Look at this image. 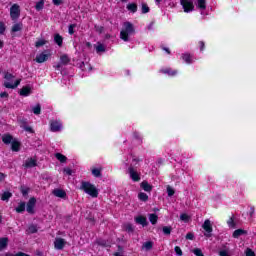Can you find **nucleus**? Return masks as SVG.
I'll list each match as a JSON object with an SVG mask.
<instances>
[{
  "instance_id": "nucleus-32",
  "label": "nucleus",
  "mask_w": 256,
  "mask_h": 256,
  "mask_svg": "<svg viewBox=\"0 0 256 256\" xmlns=\"http://www.w3.org/2000/svg\"><path fill=\"white\" fill-rule=\"evenodd\" d=\"M32 112L34 113V115H41V105L36 104L35 106H33Z\"/></svg>"
},
{
  "instance_id": "nucleus-5",
  "label": "nucleus",
  "mask_w": 256,
  "mask_h": 256,
  "mask_svg": "<svg viewBox=\"0 0 256 256\" xmlns=\"http://www.w3.org/2000/svg\"><path fill=\"white\" fill-rule=\"evenodd\" d=\"M50 131L52 133H59L63 131V122L61 120H51L50 121Z\"/></svg>"
},
{
  "instance_id": "nucleus-54",
  "label": "nucleus",
  "mask_w": 256,
  "mask_h": 256,
  "mask_svg": "<svg viewBox=\"0 0 256 256\" xmlns=\"http://www.w3.org/2000/svg\"><path fill=\"white\" fill-rule=\"evenodd\" d=\"M5 33V24L3 22H0V35Z\"/></svg>"
},
{
  "instance_id": "nucleus-48",
  "label": "nucleus",
  "mask_w": 256,
  "mask_h": 256,
  "mask_svg": "<svg viewBox=\"0 0 256 256\" xmlns=\"http://www.w3.org/2000/svg\"><path fill=\"white\" fill-rule=\"evenodd\" d=\"M63 172L65 175H73V170H71L69 167L64 168Z\"/></svg>"
},
{
  "instance_id": "nucleus-44",
  "label": "nucleus",
  "mask_w": 256,
  "mask_h": 256,
  "mask_svg": "<svg viewBox=\"0 0 256 256\" xmlns=\"http://www.w3.org/2000/svg\"><path fill=\"white\" fill-rule=\"evenodd\" d=\"M75 27H77V25H75V24H71V25L69 26V28H68V33H69L70 35H73V34L75 33V31H74Z\"/></svg>"
},
{
  "instance_id": "nucleus-40",
  "label": "nucleus",
  "mask_w": 256,
  "mask_h": 256,
  "mask_svg": "<svg viewBox=\"0 0 256 256\" xmlns=\"http://www.w3.org/2000/svg\"><path fill=\"white\" fill-rule=\"evenodd\" d=\"M26 231H27V233H28L29 235H31V234H33V233H37V226H35V225H30Z\"/></svg>"
},
{
  "instance_id": "nucleus-50",
  "label": "nucleus",
  "mask_w": 256,
  "mask_h": 256,
  "mask_svg": "<svg viewBox=\"0 0 256 256\" xmlns=\"http://www.w3.org/2000/svg\"><path fill=\"white\" fill-rule=\"evenodd\" d=\"M21 193H22V195H24V197H25V195H28V194H29V188L22 186V187H21Z\"/></svg>"
},
{
  "instance_id": "nucleus-22",
  "label": "nucleus",
  "mask_w": 256,
  "mask_h": 256,
  "mask_svg": "<svg viewBox=\"0 0 256 256\" xmlns=\"http://www.w3.org/2000/svg\"><path fill=\"white\" fill-rule=\"evenodd\" d=\"M141 189H143V191H146L147 193H151V191L153 190V186H151V184H149V182L147 181H143L140 184Z\"/></svg>"
},
{
  "instance_id": "nucleus-42",
  "label": "nucleus",
  "mask_w": 256,
  "mask_h": 256,
  "mask_svg": "<svg viewBox=\"0 0 256 256\" xmlns=\"http://www.w3.org/2000/svg\"><path fill=\"white\" fill-rule=\"evenodd\" d=\"M124 229L125 231H127L128 233H133L134 229H133V225L132 224H125L124 225Z\"/></svg>"
},
{
  "instance_id": "nucleus-59",
  "label": "nucleus",
  "mask_w": 256,
  "mask_h": 256,
  "mask_svg": "<svg viewBox=\"0 0 256 256\" xmlns=\"http://www.w3.org/2000/svg\"><path fill=\"white\" fill-rule=\"evenodd\" d=\"M0 97L2 98L9 97V94L7 92H2L0 93Z\"/></svg>"
},
{
  "instance_id": "nucleus-29",
  "label": "nucleus",
  "mask_w": 256,
  "mask_h": 256,
  "mask_svg": "<svg viewBox=\"0 0 256 256\" xmlns=\"http://www.w3.org/2000/svg\"><path fill=\"white\" fill-rule=\"evenodd\" d=\"M142 249H144V251H151V249H153V242L151 241L145 242L142 245Z\"/></svg>"
},
{
  "instance_id": "nucleus-12",
  "label": "nucleus",
  "mask_w": 256,
  "mask_h": 256,
  "mask_svg": "<svg viewBox=\"0 0 256 256\" xmlns=\"http://www.w3.org/2000/svg\"><path fill=\"white\" fill-rule=\"evenodd\" d=\"M181 59L186 63L187 65H191V63H195V58H193V55L189 53H183L181 55Z\"/></svg>"
},
{
  "instance_id": "nucleus-33",
  "label": "nucleus",
  "mask_w": 256,
  "mask_h": 256,
  "mask_svg": "<svg viewBox=\"0 0 256 256\" xmlns=\"http://www.w3.org/2000/svg\"><path fill=\"white\" fill-rule=\"evenodd\" d=\"M21 29H23V24L21 23H16L13 25L12 27V32L13 33H17V31H21Z\"/></svg>"
},
{
  "instance_id": "nucleus-21",
  "label": "nucleus",
  "mask_w": 256,
  "mask_h": 256,
  "mask_svg": "<svg viewBox=\"0 0 256 256\" xmlns=\"http://www.w3.org/2000/svg\"><path fill=\"white\" fill-rule=\"evenodd\" d=\"M94 47H95L96 53H98V55H101V53H105V51H106L105 44H102L101 42H98Z\"/></svg>"
},
{
  "instance_id": "nucleus-63",
  "label": "nucleus",
  "mask_w": 256,
  "mask_h": 256,
  "mask_svg": "<svg viewBox=\"0 0 256 256\" xmlns=\"http://www.w3.org/2000/svg\"><path fill=\"white\" fill-rule=\"evenodd\" d=\"M3 47V41L0 40V49Z\"/></svg>"
},
{
  "instance_id": "nucleus-11",
  "label": "nucleus",
  "mask_w": 256,
  "mask_h": 256,
  "mask_svg": "<svg viewBox=\"0 0 256 256\" xmlns=\"http://www.w3.org/2000/svg\"><path fill=\"white\" fill-rule=\"evenodd\" d=\"M31 93H33V86L31 85L23 86L19 91V95H21V97H29Z\"/></svg>"
},
{
  "instance_id": "nucleus-38",
  "label": "nucleus",
  "mask_w": 256,
  "mask_h": 256,
  "mask_svg": "<svg viewBox=\"0 0 256 256\" xmlns=\"http://www.w3.org/2000/svg\"><path fill=\"white\" fill-rule=\"evenodd\" d=\"M128 11H131V13H136L137 12V4H128L127 5Z\"/></svg>"
},
{
  "instance_id": "nucleus-30",
  "label": "nucleus",
  "mask_w": 256,
  "mask_h": 256,
  "mask_svg": "<svg viewBox=\"0 0 256 256\" xmlns=\"http://www.w3.org/2000/svg\"><path fill=\"white\" fill-rule=\"evenodd\" d=\"M10 197H13V194L9 191H6V192L2 193L1 200L2 201H9Z\"/></svg>"
},
{
  "instance_id": "nucleus-57",
  "label": "nucleus",
  "mask_w": 256,
  "mask_h": 256,
  "mask_svg": "<svg viewBox=\"0 0 256 256\" xmlns=\"http://www.w3.org/2000/svg\"><path fill=\"white\" fill-rule=\"evenodd\" d=\"M52 3H54L55 5H61L63 3L62 0H52Z\"/></svg>"
},
{
  "instance_id": "nucleus-19",
  "label": "nucleus",
  "mask_w": 256,
  "mask_h": 256,
  "mask_svg": "<svg viewBox=\"0 0 256 256\" xmlns=\"http://www.w3.org/2000/svg\"><path fill=\"white\" fill-rule=\"evenodd\" d=\"M53 195H55V197H59L60 199H65V197H67L65 190L59 188L53 190Z\"/></svg>"
},
{
  "instance_id": "nucleus-34",
  "label": "nucleus",
  "mask_w": 256,
  "mask_h": 256,
  "mask_svg": "<svg viewBox=\"0 0 256 256\" xmlns=\"http://www.w3.org/2000/svg\"><path fill=\"white\" fill-rule=\"evenodd\" d=\"M241 235H245V230L238 229V230H235L234 233H233V237L235 239L241 237Z\"/></svg>"
},
{
  "instance_id": "nucleus-46",
  "label": "nucleus",
  "mask_w": 256,
  "mask_h": 256,
  "mask_svg": "<svg viewBox=\"0 0 256 256\" xmlns=\"http://www.w3.org/2000/svg\"><path fill=\"white\" fill-rule=\"evenodd\" d=\"M245 255H246V256H256V255H255V252H254L252 249H250V248H247V249L245 250Z\"/></svg>"
},
{
  "instance_id": "nucleus-36",
  "label": "nucleus",
  "mask_w": 256,
  "mask_h": 256,
  "mask_svg": "<svg viewBox=\"0 0 256 256\" xmlns=\"http://www.w3.org/2000/svg\"><path fill=\"white\" fill-rule=\"evenodd\" d=\"M138 199L140 200V201H148L149 200V196L146 194V193H144V192H140L139 194H138Z\"/></svg>"
},
{
  "instance_id": "nucleus-58",
  "label": "nucleus",
  "mask_w": 256,
  "mask_h": 256,
  "mask_svg": "<svg viewBox=\"0 0 256 256\" xmlns=\"http://www.w3.org/2000/svg\"><path fill=\"white\" fill-rule=\"evenodd\" d=\"M5 177H7V175L0 172V181H5Z\"/></svg>"
},
{
  "instance_id": "nucleus-13",
  "label": "nucleus",
  "mask_w": 256,
  "mask_h": 256,
  "mask_svg": "<svg viewBox=\"0 0 256 256\" xmlns=\"http://www.w3.org/2000/svg\"><path fill=\"white\" fill-rule=\"evenodd\" d=\"M160 73L168 75V77H175L179 72L171 68H162L160 69Z\"/></svg>"
},
{
  "instance_id": "nucleus-26",
  "label": "nucleus",
  "mask_w": 256,
  "mask_h": 256,
  "mask_svg": "<svg viewBox=\"0 0 256 256\" xmlns=\"http://www.w3.org/2000/svg\"><path fill=\"white\" fill-rule=\"evenodd\" d=\"M54 41L58 47H61L63 45V36H61L59 34H55Z\"/></svg>"
},
{
  "instance_id": "nucleus-18",
  "label": "nucleus",
  "mask_w": 256,
  "mask_h": 256,
  "mask_svg": "<svg viewBox=\"0 0 256 256\" xmlns=\"http://www.w3.org/2000/svg\"><path fill=\"white\" fill-rule=\"evenodd\" d=\"M70 61L71 59H69V56L66 54L62 55L60 57V64L56 65V69H61V65H67Z\"/></svg>"
},
{
  "instance_id": "nucleus-53",
  "label": "nucleus",
  "mask_w": 256,
  "mask_h": 256,
  "mask_svg": "<svg viewBox=\"0 0 256 256\" xmlns=\"http://www.w3.org/2000/svg\"><path fill=\"white\" fill-rule=\"evenodd\" d=\"M142 13H149V6L147 4H142Z\"/></svg>"
},
{
  "instance_id": "nucleus-6",
  "label": "nucleus",
  "mask_w": 256,
  "mask_h": 256,
  "mask_svg": "<svg viewBox=\"0 0 256 256\" xmlns=\"http://www.w3.org/2000/svg\"><path fill=\"white\" fill-rule=\"evenodd\" d=\"M128 175L134 183H138V181H141V173L137 171V168H134L133 166L128 167Z\"/></svg>"
},
{
  "instance_id": "nucleus-61",
  "label": "nucleus",
  "mask_w": 256,
  "mask_h": 256,
  "mask_svg": "<svg viewBox=\"0 0 256 256\" xmlns=\"http://www.w3.org/2000/svg\"><path fill=\"white\" fill-rule=\"evenodd\" d=\"M156 5H160L161 4V0H155Z\"/></svg>"
},
{
  "instance_id": "nucleus-51",
  "label": "nucleus",
  "mask_w": 256,
  "mask_h": 256,
  "mask_svg": "<svg viewBox=\"0 0 256 256\" xmlns=\"http://www.w3.org/2000/svg\"><path fill=\"white\" fill-rule=\"evenodd\" d=\"M198 47H199L200 51H205V42L199 41Z\"/></svg>"
},
{
  "instance_id": "nucleus-52",
  "label": "nucleus",
  "mask_w": 256,
  "mask_h": 256,
  "mask_svg": "<svg viewBox=\"0 0 256 256\" xmlns=\"http://www.w3.org/2000/svg\"><path fill=\"white\" fill-rule=\"evenodd\" d=\"M227 224H228V227H230V228L235 227V221L233 220V218H230V219L227 221Z\"/></svg>"
},
{
  "instance_id": "nucleus-8",
  "label": "nucleus",
  "mask_w": 256,
  "mask_h": 256,
  "mask_svg": "<svg viewBox=\"0 0 256 256\" xmlns=\"http://www.w3.org/2000/svg\"><path fill=\"white\" fill-rule=\"evenodd\" d=\"M202 229L205 231V237H211V234L213 233V224L211 223V220L206 219L202 225Z\"/></svg>"
},
{
  "instance_id": "nucleus-43",
  "label": "nucleus",
  "mask_w": 256,
  "mask_h": 256,
  "mask_svg": "<svg viewBox=\"0 0 256 256\" xmlns=\"http://www.w3.org/2000/svg\"><path fill=\"white\" fill-rule=\"evenodd\" d=\"M168 197H173L175 195V190L171 186H167Z\"/></svg>"
},
{
  "instance_id": "nucleus-2",
  "label": "nucleus",
  "mask_w": 256,
  "mask_h": 256,
  "mask_svg": "<svg viewBox=\"0 0 256 256\" xmlns=\"http://www.w3.org/2000/svg\"><path fill=\"white\" fill-rule=\"evenodd\" d=\"M81 191H84L86 195H89L92 198L99 197V189L97 186L92 184L91 182L83 181L80 186Z\"/></svg>"
},
{
  "instance_id": "nucleus-10",
  "label": "nucleus",
  "mask_w": 256,
  "mask_h": 256,
  "mask_svg": "<svg viewBox=\"0 0 256 256\" xmlns=\"http://www.w3.org/2000/svg\"><path fill=\"white\" fill-rule=\"evenodd\" d=\"M139 163H141V159L137 156L129 155L128 160L126 162V165H130L129 167H133L136 169V167H139Z\"/></svg>"
},
{
  "instance_id": "nucleus-45",
  "label": "nucleus",
  "mask_w": 256,
  "mask_h": 256,
  "mask_svg": "<svg viewBox=\"0 0 256 256\" xmlns=\"http://www.w3.org/2000/svg\"><path fill=\"white\" fill-rule=\"evenodd\" d=\"M21 127L22 129H24V131H27V133H34L33 128L31 126L24 125Z\"/></svg>"
},
{
  "instance_id": "nucleus-55",
  "label": "nucleus",
  "mask_w": 256,
  "mask_h": 256,
  "mask_svg": "<svg viewBox=\"0 0 256 256\" xmlns=\"http://www.w3.org/2000/svg\"><path fill=\"white\" fill-rule=\"evenodd\" d=\"M219 255L220 256H229V251H227V250H220L219 251Z\"/></svg>"
},
{
  "instance_id": "nucleus-4",
  "label": "nucleus",
  "mask_w": 256,
  "mask_h": 256,
  "mask_svg": "<svg viewBox=\"0 0 256 256\" xmlns=\"http://www.w3.org/2000/svg\"><path fill=\"white\" fill-rule=\"evenodd\" d=\"M180 5L184 9V13H191L195 11L193 0H180Z\"/></svg>"
},
{
  "instance_id": "nucleus-49",
  "label": "nucleus",
  "mask_w": 256,
  "mask_h": 256,
  "mask_svg": "<svg viewBox=\"0 0 256 256\" xmlns=\"http://www.w3.org/2000/svg\"><path fill=\"white\" fill-rule=\"evenodd\" d=\"M180 219H181V221H184L185 223H187L189 221V215L181 214Z\"/></svg>"
},
{
  "instance_id": "nucleus-16",
  "label": "nucleus",
  "mask_w": 256,
  "mask_h": 256,
  "mask_svg": "<svg viewBox=\"0 0 256 256\" xmlns=\"http://www.w3.org/2000/svg\"><path fill=\"white\" fill-rule=\"evenodd\" d=\"M35 203H37V200L35 198H30L26 207V211L28 213H33V209H35Z\"/></svg>"
},
{
  "instance_id": "nucleus-7",
  "label": "nucleus",
  "mask_w": 256,
  "mask_h": 256,
  "mask_svg": "<svg viewBox=\"0 0 256 256\" xmlns=\"http://www.w3.org/2000/svg\"><path fill=\"white\" fill-rule=\"evenodd\" d=\"M49 57H51V52L49 50H45L36 55L35 61L36 63H45V61L49 60Z\"/></svg>"
},
{
  "instance_id": "nucleus-1",
  "label": "nucleus",
  "mask_w": 256,
  "mask_h": 256,
  "mask_svg": "<svg viewBox=\"0 0 256 256\" xmlns=\"http://www.w3.org/2000/svg\"><path fill=\"white\" fill-rule=\"evenodd\" d=\"M133 35H135V26L131 22H124L120 30V39L129 43Z\"/></svg>"
},
{
  "instance_id": "nucleus-39",
  "label": "nucleus",
  "mask_w": 256,
  "mask_h": 256,
  "mask_svg": "<svg viewBox=\"0 0 256 256\" xmlns=\"http://www.w3.org/2000/svg\"><path fill=\"white\" fill-rule=\"evenodd\" d=\"M43 45H47V40H45V39H39V40L36 41V43H35V47H37V48L43 47Z\"/></svg>"
},
{
  "instance_id": "nucleus-41",
  "label": "nucleus",
  "mask_w": 256,
  "mask_h": 256,
  "mask_svg": "<svg viewBox=\"0 0 256 256\" xmlns=\"http://www.w3.org/2000/svg\"><path fill=\"white\" fill-rule=\"evenodd\" d=\"M162 231L164 235H171V231H173V228L171 226H164L162 228Z\"/></svg>"
},
{
  "instance_id": "nucleus-3",
  "label": "nucleus",
  "mask_w": 256,
  "mask_h": 256,
  "mask_svg": "<svg viewBox=\"0 0 256 256\" xmlns=\"http://www.w3.org/2000/svg\"><path fill=\"white\" fill-rule=\"evenodd\" d=\"M4 87L6 89H16L21 84V79H16L15 76L9 72L4 73Z\"/></svg>"
},
{
  "instance_id": "nucleus-31",
  "label": "nucleus",
  "mask_w": 256,
  "mask_h": 256,
  "mask_svg": "<svg viewBox=\"0 0 256 256\" xmlns=\"http://www.w3.org/2000/svg\"><path fill=\"white\" fill-rule=\"evenodd\" d=\"M8 243H9V239L1 238L0 239V251H3V249H5V247H7Z\"/></svg>"
},
{
  "instance_id": "nucleus-35",
  "label": "nucleus",
  "mask_w": 256,
  "mask_h": 256,
  "mask_svg": "<svg viewBox=\"0 0 256 256\" xmlns=\"http://www.w3.org/2000/svg\"><path fill=\"white\" fill-rule=\"evenodd\" d=\"M91 173L94 177H101V168H92Z\"/></svg>"
},
{
  "instance_id": "nucleus-62",
  "label": "nucleus",
  "mask_w": 256,
  "mask_h": 256,
  "mask_svg": "<svg viewBox=\"0 0 256 256\" xmlns=\"http://www.w3.org/2000/svg\"><path fill=\"white\" fill-rule=\"evenodd\" d=\"M164 51H166V53H171L170 51H169V48H164Z\"/></svg>"
},
{
  "instance_id": "nucleus-25",
  "label": "nucleus",
  "mask_w": 256,
  "mask_h": 256,
  "mask_svg": "<svg viewBox=\"0 0 256 256\" xmlns=\"http://www.w3.org/2000/svg\"><path fill=\"white\" fill-rule=\"evenodd\" d=\"M148 219L152 225H157V221H159V216H157V214H149Z\"/></svg>"
},
{
  "instance_id": "nucleus-23",
  "label": "nucleus",
  "mask_w": 256,
  "mask_h": 256,
  "mask_svg": "<svg viewBox=\"0 0 256 256\" xmlns=\"http://www.w3.org/2000/svg\"><path fill=\"white\" fill-rule=\"evenodd\" d=\"M25 167H27L28 169H31L33 167H36L37 166V160L33 159V158H28L26 161H25Z\"/></svg>"
},
{
  "instance_id": "nucleus-28",
  "label": "nucleus",
  "mask_w": 256,
  "mask_h": 256,
  "mask_svg": "<svg viewBox=\"0 0 256 256\" xmlns=\"http://www.w3.org/2000/svg\"><path fill=\"white\" fill-rule=\"evenodd\" d=\"M16 213H23L25 211V202H19L18 206L15 208Z\"/></svg>"
},
{
  "instance_id": "nucleus-15",
  "label": "nucleus",
  "mask_w": 256,
  "mask_h": 256,
  "mask_svg": "<svg viewBox=\"0 0 256 256\" xmlns=\"http://www.w3.org/2000/svg\"><path fill=\"white\" fill-rule=\"evenodd\" d=\"M15 139L16 138H14L11 134L8 133L2 136V141L5 145H11Z\"/></svg>"
},
{
  "instance_id": "nucleus-56",
  "label": "nucleus",
  "mask_w": 256,
  "mask_h": 256,
  "mask_svg": "<svg viewBox=\"0 0 256 256\" xmlns=\"http://www.w3.org/2000/svg\"><path fill=\"white\" fill-rule=\"evenodd\" d=\"M83 71H91V65L89 64L84 65Z\"/></svg>"
},
{
  "instance_id": "nucleus-37",
  "label": "nucleus",
  "mask_w": 256,
  "mask_h": 256,
  "mask_svg": "<svg viewBox=\"0 0 256 256\" xmlns=\"http://www.w3.org/2000/svg\"><path fill=\"white\" fill-rule=\"evenodd\" d=\"M45 7V1L41 0L36 3L35 9L36 11H41Z\"/></svg>"
},
{
  "instance_id": "nucleus-64",
  "label": "nucleus",
  "mask_w": 256,
  "mask_h": 256,
  "mask_svg": "<svg viewBox=\"0 0 256 256\" xmlns=\"http://www.w3.org/2000/svg\"><path fill=\"white\" fill-rule=\"evenodd\" d=\"M122 1H127V0H122Z\"/></svg>"
},
{
  "instance_id": "nucleus-9",
  "label": "nucleus",
  "mask_w": 256,
  "mask_h": 256,
  "mask_svg": "<svg viewBox=\"0 0 256 256\" xmlns=\"http://www.w3.org/2000/svg\"><path fill=\"white\" fill-rule=\"evenodd\" d=\"M21 15V9L19 8V5L14 4L10 8V17L13 21L19 19V16Z\"/></svg>"
},
{
  "instance_id": "nucleus-47",
  "label": "nucleus",
  "mask_w": 256,
  "mask_h": 256,
  "mask_svg": "<svg viewBox=\"0 0 256 256\" xmlns=\"http://www.w3.org/2000/svg\"><path fill=\"white\" fill-rule=\"evenodd\" d=\"M174 251H175L176 255H178V256H182L183 255V251L181 250V247H179V246H176L174 248Z\"/></svg>"
},
{
  "instance_id": "nucleus-20",
  "label": "nucleus",
  "mask_w": 256,
  "mask_h": 256,
  "mask_svg": "<svg viewBox=\"0 0 256 256\" xmlns=\"http://www.w3.org/2000/svg\"><path fill=\"white\" fill-rule=\"evenodd\" d=\"M135 221L138 225H142V227H147V218L145 216H137L135 217Z\"/></svg>"
},
{
  "instance_id": "nucleus-24",
  "label": "nucleus",
  "mask_w": 256,
  "mask_h": 256,
  "mask_svg": "<svg viewBox=\"0 0 256 256\" xmlns=\"http://www.w3.org/2000/svg\"><path fill=\"white\" fill-rule=\"evenodd\" d=\"M12 151L18 152L21 149V142L15 138V140L11 144Z\"/></svg>"
},
{
  "instance_id": "nucleus-14",
  "label": "nucleus",
  "mask_w": 256,
  "mask_h": 256,
  "mask_svg": "<svg viewBox=\"0 0 256 256\" xmlns=\"http://www.w3.org/2000/svg\"><path fill=\"white\" fill-rule=\"evenodd\" d=\"M196 7L201 11V15H203V11L207 9V0H197Z\"/></svg>"
},
{
  "instance_id": "nucleus-17",
  "label": "nucleus",
  "mask_w": 256,
  "mask_h": 256,
  "mask_svg": "<svg viewBox=\"0 0 256 256\" xmlns=\"http://www.w3.org/2000/svg\"><path fill=\"white\" fill-rule=\"evenodd\" d=\"M65 244H66L65 240L62 238H56L54 241V247L55 249H58V250L63 249V247H65Z\"/></svg>"
},
{
  "instance_id": "nucleus-27",
  "label": "nucleus",
  "mask_w": 256,
  "mask_h": 256,
  "mask_svg": "<svg viewBox=\"0 0 256 256\" xmlns=\"http://www.w3.org/2000/svg\"><path fill=\"white\" fill-rule=\"evenodd\" d=\"M55 158L57 159V161H59L60 163H67V156L61 154V153H56L55 154Z\"/></svg>"
},
{
  "instance_id": "nucleus-60",
  "label": "nucleus",
  "mask_w": 256,
  "mask_h": 256,
  "mask_svg": "<svg viewBox=\"0 0 256 256\" xmlns=\"http://www.w3.org/2000/svg\"><path fill=\"white\" fill-rule=\"evenodd\" d=\"M193 234L192 233H188L187 235H186V239H189V240H193Z\"/></svg>"
}]
</instances>
